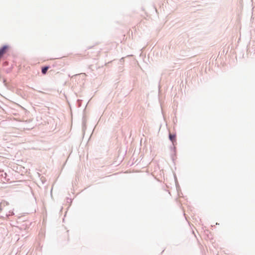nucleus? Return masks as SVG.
I'll return each mask as SVG.
<instances>
[{
  "label": "nucleus",
  "instance_id": "2",
  "mask_svg": "<svg viewBox=\"0 0 255 255\" xmlns=\"http://www.w3.org/2000/svg\"><path fill=\"white\" fill-rule=\"evenodd\" d=\"M49 68V66H44L41 69V72L43 74H45Z\"/></svg>",
  "mask_w": 255,
  "mask_h": 255
},
{
  "label": "nucleus",
  "instance_id": "1",
  "mask_svg": "<svg viewBox=\"0 0 255 255\" xmlns=\"http://www.w3.org/2000/svg\"><path fill=\"white\" fill-rule=\"evenodd\" d=\"M8 48V46L5 45L0 48V58H1L6 53Z\"/></svg>",
  "mask_w": 255,
  "mask_h": 255
},
{
  "label": "nucleus",
  "instance_id": "3",
  "mask_svg": "<svg viewBox=\"0 0 255 255\" xmlns=\"http://www.w3.org/2000/svg\"><path fill=\"white\" fill-rule=\"evenodd\" d=\"M175 137H176L175 134H169V139H170V140L172 142H173V141L175 140Z\"/></svg>",
  "mask_w": 255,
  "mask_h": 255
}]
</instances>
